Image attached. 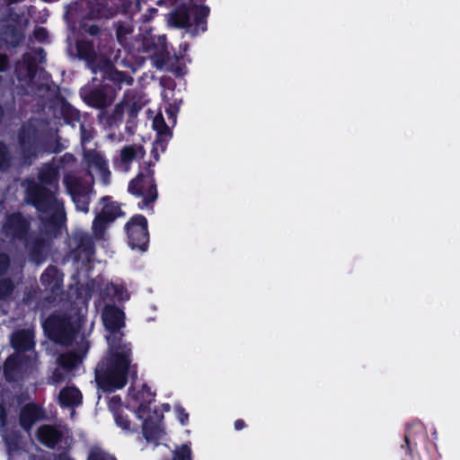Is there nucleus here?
I'll use <instances>...</instances> for the list:
<instances>
[{"instance_id": "obj_1", "label": "nucleus", "mask_w": 460, "mask_h": 460, "mask_svg": "<svg viewBox=\"0 0 460 460\" xmlns=\"http://www.w3.org/2000/svg\"><path fill=\"white\" fill-rule=\"evenodd\" d=\"M124 313L115 305H106L102 312L103 324L111 332L107 337L110 355L98 364L95 379L104 391L122 387L127 381L130 349L121 343L120 329L124 326Z\"/></svg>"}, {"instance_id": "obj_2", "label": "nucleus", "mask_w": 460, "mask_h": 460, "mask_svg": "<svg viewBox=\"0 0 460 460\" xmlns=\"http://www.w3.org/2000/svg\"><path fill=\"white\" fill-rule=\"evenodd\" d=\"M37 182L34 179L23 180L24 200L36 208L44 224V231L56 235L66 220L64 206L56 197L59 180V169L56 162L47 163L39 169Z\"/></svg>"}, {"instance_id": "obj_3", "label": "nucleus", "mask_w": 460, "mask_h": 460, "mask_svg": "<svg viewBox=\"0 0 460 460\" xmlns=\"http://www.w3.org/2000/svg\"><path fill=\"white\" fill-rule=\"evenodd\" d=\"M45 54L41 48L31 49L23 54L15 65L19 86L26 94H35L41 99H51L57 93L56 85L49 81L45 72L39 69L44 62Z\"/></svg>"}, {"instance_id": "obj_4", "label": "nucleus", "mask_w": 460, "mask_h": 460, "mask_svg": "<svg viewBox=\"0 0 460 460\" xmlns=\"http://www.w3.org/2000/svg\"><path fill=\"white\" fill-rule=\"evenodd\" d=\"M206 0H181L180 4L174 0V28L182 29L191 38H196L208 31L209 6Z\"/></svg>"}, {"instance_id": "obj_5", "label": "nucleus", "mask_w": 460, "mask_h": 460, "mask_svg": "<svg viewBox=\"0 0 460 460\" xmlns=\"http://www.w3.org/2000/svg\"><path fill=\"white\" fill-rule=\"evenodd\" d=\"M43 327L50 340L61 345H69L79 331L80 324L67 314H55L45 321Z\"/></svg>"}, {"instance_id": "obj_6", "label": "nucleus", "mask_w": 460, "mask_h": 460, "mask_svg": "<svg viewBox=\"0 0 460 460\" xmlns=\"http://www.w3.org/2000/svg\"><path fill=\"white\" fill-rule=\"evenodd\" d=\"M63 181L76 207L82 211H87L89 194L94 181L92 172H87L84 177H79L75 172H69L64 175Z\"/></svg>"}, {"instance_id": "obj_7", "label": "nucleus", "mask_w": 460, "mask_h": 460, "mask_svg": "<svg viewBox=\"0 0 460 460\" xmlns=\"http://www.w3.org/2000/svg\"><path fill=\"white\" fill-rule=\"evenodd\" d=\"M135 417L142 420V431L146 441L158 444V440L162 438L164 433L160 427L163 415L156 410V407L153 406L151 402L140 404Z\"/></svg>"}, {"instance_id": "obj_8", "label": "nucleus", "mask_w": 460, "mask_h": 460, "mask_svg": "<svg viewBox=\"0 0 460 460\" xmlns=\"http://www.w3.org/2000/svg\"><path fill=\"white\" fill-rule=\"evenodd\" d=\"M89 349L88 341L82 339L78 343V350L60 354L57 358L58 367L54 370L51 379L58 384L69 377L70 372L82 363L83 357Z\"/></svg>"}, {"instance_id": "obj_9", "label": "nucleus", "mask_w": 460, "mask_h": 460, "mask_svg": "<svg viewBox=\"0 0 460 460\" xmlns=\"http://www.w3.org/2000/svg\"><path fill=\"white\" fill-rule=\"evenodd\" d=\"M73 57L83 59L86 65L91 68L92 72L96 74L101 67H109L110 60L103 58H99L94 49L92 41L80 40L75 42V52L72 49H69Z\"/></svg>"}, {"instance_id": "obj_10", "label": "nucleus", "mask_w": 460, "mask_h": 460, "mask_svg": "<svg viewBox=\"0 0 460 460\" xmlns=\"http://www.w3.org/2000/svg\"><path fill=\"white\" fill-rule=\"evenodd\" d=\"M427 439V430L422 423L412 422L408 424L404 433V443L401 446V449L404 451L405 455L403 460H414L418 445L426 443Z\"/></svg>"}, {"instance_id": "obj_11", "label": "nucleus", "mask_w": 460, "mask_h": 460, "mask_svg": "<svg viewBox=\"0 0 460 460\" xmlns=\"http://www.w3.org/2000/svg\"><path fill=\"white\" fill-rule=\"evenodd\" d=\"M128 190L132 194L141 197L145 205L154 202L156 199L157 191L153 172L148 171L146 173H139L130 181Z\"/></svg>"}, {"instance_id": "obj_12", "label": "nucleus", "mask_w": 460, "mask_h": 460, "mask_svg": "<svg viewBox=\"0 0 460 460\" xmlns=\"http://www.w3.org/2000/svg\"><path fill=\"white\" fill-rule=\"evenodd\" d=\"M146 219L142 216H137L127 225L129 243L132 247H137L141 251L146 250L148 233Z\"/></svg>"}, {"instance_id": "obj_13", "label": "nucleus", "mask_w": 460, "mask_h": 460, "mask_svg": "<svg viewBox=\"0 0 460 460\" xmlns=\"http://www.w3.org/2000/svg\"><path fill=\"white\" fill-rule=\"evenodd\" d=\"M40 285L45 292H49L51 296H45L48 302H54L56 296L61 294L62 275L55 267H49L40 278Z\"/></svg>"}, {"instance_id": "obj_14", "label": "nucleus", "mask_w": 460, "mask_h": 460, "mask_svg": "<svg viewBox=\"0 0 460 460\" xmlns=\"http://www.w3.org/2000/svg\"><path fill=\"white\" fill-rule=\"evenodd\" d=\"M119 215L120 209L116 203L111 202L105 205L102 212L97 215L93 221V229L95 237L97 239H102L106 225L112 222Z\"/></svg>"}, {"instance_id": "obj_15", "label": "nucleus", "mask_w": 460, "mask_h": 460, "mask_svg": "<svg viewBox=\"0 0 460 460\" xmlns=\"http://www.w3.org/2000/svg\"><path fill=\"white\" fill-rule=\"evenodd\" d=\"M84 161L88 168V172H91V169L97 171L100 173L102 181L104 184L109 183L111 171L109 170L107 161L99 152L95 150L84 152Z\"/></svg>"}, {"instance_id": "obj_16", "label": "nucleus", "mask_w": 460, "mask_h": 460, "mask_svg": "<svg viewBox=\"0 0 460 460\" xmlns=\"http://www.w3.org/2000/svg\"><path fill=\"white\" fill-rule=\"evenodd\" d=\"M38 132L35 127L29 123L22 127L20 132V144L26 159L37 155Z\"/></svg>"}, {"instance_id": "obj_17", "label": "nucleus", "mask_w": 460, "mask_h": 460, "mask_svg": "<svg viewBox=\"0 0 460 460\" xmlns=\"http://www.w3.org/2000/svg\"><path fill=\"white\" fill-rule=\"evenodd\" d=\"M38 439L48 447L54 448L57 445L65 440L68 447L66 438H64V431L51 425H42L37 431Z\"/></svg>"}, {"instance_id": "obj_18", "label": "nucleus", "mask_w": 460, "mask_h": 460, "mask_svg": "<svg viewBox=\"0 0 460 460\" xmlns=\"http://www.w3.org/2000/svg\"><path fill=\"white\" fill-rule=\"evenodd\" d=\"M28 228L29 223L20 214L9 216L4 226V230L7 235L17 238H22Z\"/></svg>"}, {"instance_id": "obj_19", "label": "nucleus", "mask_w": 460, "mask_h": 460, "mask_svg": "<svg viewBox=\"0 0 460 460\" xmlns=\"http://www.w3.org/2000/svg\"><path fill=\"white\" fill-rule=\"evenodd\" d=\"M11 343L17 353L28 351L34 347V333L32 330H19L11 336Z\"/></svg>"}, {"instance_id": "obj_20", "label": "nucleus", "mask_w": 460, "mask_h": 460, "mask_svg": "<svg viewBox=\"0 0 460 460\" xmlns=\"http://www.w3.org/2000/svg\"><path fill=\"white\" fill-rule=\"evenodd\" d=\"M24 38L22 28L16 23H7L0 29V39L10 47L18 46Z\"/></svg>"}, {"instance_id": "obj_21", "label": "nucleus", "mask_w": 460, "mask_h": 460, "mask_svg": "<svg viewBox=\"0 0 460 460\" xmlns=\"http://www.w3.org/2000/svg\"><path fill=\"white\" fill-rule=\"evenodd\" d=\"M190 49L188 42H182L179 46V52L174 51V78H181L188 73L187 64L191 63V58L187 54Z\"/></svg>"}, {"instance_id": "obj_22", "label": "nucleus", "mask_w": 460, "mask_h": 460, "mask_svg": "<svg viewBox=\"0 0 460 460\" xmlns=\"http://www.w3.org/2000/svg\"><path fill=\"white\" fill-rule=\"evenodd\" d=\"M146 151L143 146L138 144H133L129 146H124L120 152L118 158V163L122 166L126 171L128 170L129 164L138 158L144 157Z\"/></svg>"}, {"instance_id": "obj_23", "label": "nucleus", "mask_w": 460, "mask_h": 460, "mask_svg": "<svg viewBox=\"0 0 460 460\" xmlns=\"http://www.w3.org/2000/svg\"><path fill=\"white\" fill-rule=\"evenodd\" d=\"M84 101L96 109H104L113 102V97L109 96L102 89H94L84 95Z\"/></svg>"}, {"instance_id": "obj_24", "label": "nucleus", "mask_w": 460, "mask_h": 460, "mask_svg": "<svg viewBox=\"0 0 460 460\" xmlns=\"http://www.w3.org/2000/svg\"><path fill=\"white\" fill-rule=\"evenodd\" d=\"M22 355H11L4 362V373L8 381H14L22 371Z\"/></svg>"}, {"instance_id": "obj_25", "label": "nucleus", "mask_w": 460, "mask_h": 460, "mask_svg": "<svg viewBox=\"0 0 460 460\" xmlns=\"http://www.w3.org/2000/svg\"><path fill=\"white\" fill-rule=\"evenodd\" d=\"M41 418L40 410L34 404H27L20 413V424L27 431Z\"/></svg>"}, {"instance_id": "obj_26", "label": "nucleus", "mask_w": 460, "mask_h": 460, "mask_svg": "<svg viewBox=\"0 0 460 460\" xmlns=\"http://www.w3.org/2000/svg\"><path fill=\"white\" fill-rule=\"evenodd\" d=\"M71 241L74 243L75 249L79 253H84L87 260L93 254V243L89 234L84 233H75Z\"/></svg>"}, {"instance_id": "obj_27", "label": "nucleus", "mask_w": 460, "mask_h": 460, "mask_svg": "<svg viewBox=\"0 0 460 460\" xmlns=\"http://www.w3.org/2000/svg\"><path fill=\"white\" fill-rule=\"evenodd\" d=\"M27 246L30 250L31 256L33 261L37 264L40 263L46 257V243L41 238H35L30 240L27 243Z\"/></svg>"}, {"instance_id": "obj_28", "label": "nucleus", "mask_w": 460, "mask_h": 460, "mask_svg": "<svg viewBox=\"0 0 460 460\" xmlns=\"http://www.w3.org/2000/svg\"><path fill=\"white\" fill-rule=\"evenodd\" d=\"M100 71L104 72V75L110 80L120 85L123 83H126L128 85H131L133 82V78L130 75H128L122 72H119L113 68L111 62L110 61L109 67H101Z\"/></svg>"}, {"instance_id": "obj_29", "label": "nucleus", "mask_w": 460, "mask_h": 460, "mask_svg": "<svg viewBox=\"0 0 460 460\" xmlns=\"http://www.w3.org/2000/svg\"><path fill=\"white\" fill-rule=\"evenodd\" d=\"M59 401L65 406H74L81 402V393L75 387H67L59 393Z\"/></svg>"}, {"instance_id": "obj_30", "label": "nucleus", "mask_w": 460, "mask_h": 460, "mask_svg": "<svg viewBox=\"0 0 460 460\" xmlns=\"http://www.w3.org/2000/svg\"><path fill=\"white\" fill-rule=\"evenodd\" d=\"M123 113L124 102L116 104L112 111V113L106 117V127L111 128L112 127L118 125V123L122 119Z\"/></svg>"}, {"instance_id": "obj_31", "label": "nucleus", "mask_w": 460, "mask_h": 460, "mask_svg": "<svg viewBox=\"0 0 460 460\" xmlns=\"http://www.w3.org/2000/svg\"><path fill=\"white\" fill-rule=\"evenodd\" d=\"M153 127L157 131V134H158V136L160 137V139H158L156 141V145H161L162 144L161 137L163 136H169L170 135V128L165 124L164 117H163V115L161 113L157 114L155 117L154 121H153Z\"/></svg>"}, {"instance_id": "obj_32", "label": "nucleus", "mask_w": 460, "mask_h": 460, "mask_svg": "<svg viewBox=\"0 0 460 460\" xmlns=\"http://www.w3.org/2000/svg\"><path fill=\"white\" fill-rule=\"evenodd\" d=\"M191 455L190 442L174 448V460H192Z\"/></svg>"}, {"instance_id": "obj_33", "label": "nucleus", "mask_w": 460, "mask_h": 460, "mask_svg": "<svg viewBox=\"0 0 460 460\" xmlns=\"http://www.w3.org/2000/svg\"><path fill=\"white\" fill-rule=\"evenodd\" d=\"M12 155L7 146L0 142V170H6L10 167Z\"/></svg>"}, {"instance_id": "obj_34", "label": "nucleus", "mask_w": 460, "mask_h": 460, "mask_svg": "<svg viewBox=\"0 0 460 460\" xmlns=\"http://www.w3.org/2000/svg\"><path fill=\"white\" fill-rule=\"evenodd\" d=\"M51 162H56V165L59 170H65L67 166L73 165L75 163V158L71 154H66L59 158H53Z\"/></svg>"}, {"instance_id": "obj_35", "label": "nucleus", "mask_w": 460, "mask_h": 460, "mask_svg": "<svg viewBox=\"0 0 460 460\" xmlns=\"http://www.w3.org/2000/svg\"><path fill=\"white\" fill-rule=\"evenodd\" d=\"M87 460H116L112 456L107 454L100 447H93Z\"/></svg>"}, {"instance_id": "obj_36", "label": "nucleus", "mask_w": 460, "mask_h": 460, "mask_svg": "<svg viewBox=\"0 0 460 460\" xmlns=\"http://www.w3.org/2000/svg\"><path fill=\"white\" fill-rule=\"evenodd\" d=\"M106 290L109 296L116 297L119 301L123 300L125 297H127L123 287L111 284L107 286Z\"/></svg>"}, {"instance_id": "obj_37", "label": "nucleus", "mask_w": 460, "mask_h": 460, "mask_svg": "<svg viewBox=\"0 0 460 460\" xmlns=\"http://www.w3.org/2000/svg\"><path fill=\"white\" fill-rule=\"evenodd\" d=\"M13 290V285L10 279H0V299L9 296Z\"/></svg>"}, {"instance_id": "obj_38", "label": "nucleus", "mask_w": 460, "mask_h": 460, "mask_svg": "<svg viewBox=\"0 0 460 460\" xmlns=\"http://www.w3.org/2000/svg\"><path fill=\"white\" fill-rule=\"evenodd\" d=\"M174 412L176 414V417H177L179 422L182 426H185L189 423V413L186 411V410L181 404L174 405Z\"/></svg>"}, {"instance_id": "obj_39", "label": "nucleus", "mask_w": 460, "mask_h": 460, "mask_svg": "<svg viewBox=\"0 0 460 460\" xmlns=\"http://www.w3.org/2000/svg\"><path fill=\"white\" fill-rule=\"evenodd\" d=\"M4 438L5 441L8 454L10 455L12 451L16 450L17 448V438L15 435H13L9 437L4 436Z\"/></svg>"}, {"instance_id": "obj_40", "label": "nucleus", "mask_w": 460, "mask_h": 460, "mask_svg": "<svg viewBox=\"0 0 460 460\" xmlns=\"http://www.w3.org/2000/svg\"><path fill=\"white\" fill-rule=\"evenodd\" d=\"M82 29L85 33L91 36H97L101 31L100 27L95 24L84 23Z\"/></svg>"}, {"instance_id": "obj_41", "label": "nucleus", "mask_w": 460, "mask_h": 460, "mask_svg": "<svg viewBox=\"0 0 460 460\" xmlns=\"http://www.w3.org/2000/svg\"><path fill=\"white\" fill-rule=\"evenodd\" d=\"M132 30L129 26L123 23L119 24L117 28V37L119 40L126 37V35L131 33Z\"/></svg>"}, {"instance_id": "obj_42", "label": "nucleus", "mask_w": 460, "mask_h": 460, "mask_svg": "<svg viewBox=\"0 0 460 460\" xmlns=\"http://www.w3.org/2000/svg\"><path fill=\"white\" fill-rule=\"evenodd\" d=\"M9 266V258L4 253H0V275H3Z\"/></svg>"}, {"instance_id": "obj_43", "label": "nucleus", "mask_w": 460, "mask_h": 460, "mask_svg": "<svg viewBox=\"0 0 460 460\" xmlns=\"http://www.w3.org/2000/svg\"><path fill=\"white\" fill-rule=\"evenodd\" d=\"M34 37L42 41L47 39L48 37V31L44 28H37L34 32Z\"/></svg>"}, {"instance_id": "obj_44", "label": "nucleus", "mask_w": 460, "mask_h": 460, "mask_svg": "<svg viewBox=\"0 0 460 460\" xmlns=\"http://www.w3.org/2000/svg\"><path fill=\"white\" fill-rule=\"evenodd\" d=\"M6 425V411L3 404H0V426L2 428Z\"/></svg>"}, {"instance_id": "obj_45", "label": "nucleus", "mask_w": 460, "mask_h": 460, "mask_svg": "<svg viewBox=\"0 0 460 460\" xmlns=\"http://www.w3.org/2000/svg\"><path fill=\"white\" fill-rule=\"evenodd\" d=\"M116 421L119 426L123 427L124 429H129V421L125 420L122 416L118 415L116 418Z\"/></svg>"}, {"instance_id": "obj_46", "label": "nucleus", "mask_w": 460, "mask_h": 460, "mask_svg": "<svg viewBox=\"0 0 460 460\" xmlns=\"http://www.w3.org/2000/svg\"><path fill=\"white\" fill-rule=\"evenodd\" d=\"M8 66V58L5 55H0V72L4 71Z\"/></svg>"}, {"instance_id": "obj_47", "label": "nucleus", "mask_w": 460, "mask_h": 460, "mask_svg": "<svg viewBox=\"0 0 460 460\" xmlns=\"http://www.w3.org/2000/svg\"><path fill=\"white\" fill-rule=\"evenodd\" d=\"M182 103V99H174V108H173V111H174V126L176 125V118H177V113L179 112V110H180V105Z\"/></svg>"}, {"instance_id": "obj_48", "label": "nucleus", "mask_w": 460, "mask_h": 460, "mask_svg": "<svg viewBox=\"0 0 460 460\" xmlns=\"http://www.w3.org/2000/svg\"><path fill=\"white\" fill-rule=\"evenodd\" d=\"M234 429L235 430H242L246 427V424L243 420L238 419L234 421Z\"/></svg>"}, {"instance_id": "obj_49", "label": "nucleus", "mask_w": 460, "mask_h": 460, "mask_svg": "<svg viewBox=\"0 0 460 460\" xmlns=\"http://www.w3.org/2000/svg\"><path fill=\"white\" fill-rule=\"evenodd\" d=\"M75 11V6H69L68 10L65 15L67 22H70L73 19V13Z\"/></svg>"}, {"instance_id": "obj_50", "label": "nucleus", "mask_w": 460, "mask_h": 460, "mask_svg": "<svg viewBox=\"0 0 460 460\" xmlns=\"http://www.w3.org/2000/svg\"><path fill=\"white\" fill-rule=\"evenodd\" d=\"M137 111V106H136V104H134V105L132 106V108H131L130 115H131V116H133V117H134V116H136Z\"/></svg>"}, {"instance_id": "obj_51", "label": "nucleus", "mask_w": 460, "mask_h": 460, "mask_svg": "<svg viewBox=\"0 0 460 460\" xmlns=\"http://www.w3.org/2000/svg\"><path fill=\"white\" fill-rule=\"evenodd\" d=\"M156 64V66L161 68L163 66V63L162 62H159L158 60L155 62Z\"/></svg>"}, {"instance_id": "obj_52", "label": "nucleus", "mask_w": 460, "mask_h": 460, "mask_svg": "<svg viewBox=\"0 0 460 460\" xmlns=\"http://www.w3.org/2000/svg\"><path fill=\"white\" fill-rule=\"evenodd\" d=\"M168 16H169L168 21H169L170 22H172V13H169V14H168Z\"/></svg>"}]
</instances>
